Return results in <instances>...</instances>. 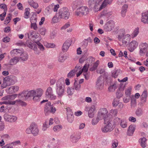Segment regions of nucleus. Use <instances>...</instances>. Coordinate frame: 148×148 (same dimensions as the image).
<instances>
[{
  "mask_svg": "<svg viewBox=\"0 0 148 148\" xmlns=\"http://www.w3.org/2000/svg\"><path fill=\"white\" fill-rule=\"evenodd\" d=\"M35 95L41 97L44 93V90L41 88H38L35 90Z\"/></svg>",
  "mask_w": 148,
  "mask_h": 148,
  "instance_id": "29",
  "label": "nucleus"
},
{
  "mask_svg": "<svg viewBox=\"0 0 148 148\" xmlns=\"http://www.w3.org/2000/svg\"><path fill=\"white\" fill-rule=\"evenodd\" d=\"M104 123L106 125L101 127V130L103 132H110L114 129L115 126L112 124V121L111 118L108 119L107 118H105L104 120Z\"/></svg>",
  "mask_w": 148,
  "mask_h": 148,
  "instance_id": "1",
  "label": "nucleus"
},
{
  "mask_svg": "<svg viewBox=\"0 0 148 148\" xmlns=\"http://www.w3.org/2000/svg\"><path fill=\"white\" fill-rule=\"evenodd\" d=\"M21 97L24 98L25 99H27L29 97H33L35 95V91L34 90H31L29 91L24 90L21 93L19 94Z\"/></svg>",
  "mask_w": 148,
  "mask_h": 148,
  "instance_id": "5",
  "label": "nucleus"
},
{
  "mask_svg": "<svg viewBox=\"0 0 148 148\" xmlns=\"http://www.w3.org/2000/svg\"><path fill=\"white\" fill-rule=\"evenodd\" d=\"M140 46V53L143 54L144 53L147 49L148 45L146 42L143 43L141 44Z\"/></svg>",
  "mask_w": 148,
  "mask_h": 148,
  "instance_id": "16",
  "label": "nucleus"
},
{
  "mask_svg": "<svg viewBox=\"0 0 148 148\" xmlns=\"http://www.w3.org/2000/svg\"><path fill=\"white\" fill-rule=\"evenodd\" d=\"M66 58V57L63 54H60L58 57V60L60 62H62L64 61Z\"/></svg>",
  "mask_w": 148,
  "mask_h": 148,
  "instance_id": "38",
  "label": "nucleus"
},
{
  "mask_svg": "<svg viewBox=\"0 0 148 148\" xmlns=\"http://www.w3.org/2000/svg\"><path fill=\"white\" fill-rule=\"evenodd\" d=\"M99 64V61L97 60L93 64V66L90 69L91 71H92L95 70Z\"/></svg>",
  "mask_w": 148,
  "mask_h": 148,
  "instance_id": "36",
  "label": "nucleus"
},
{
  "mask_svg": "<svg viewBox=\"0 0 148 148\" xmlns=\"http://www.w3.org/2000/svg\"><path fill=\"white\" fill-rule=\"evenodd\" d=\"M19 89V87L18 86H12L9 88L8 91H7L10 93H12L17 91Z\"/></svg>",
  "mask_w": 148,
  "mask_h": 148,
  "instance_id": "20",
  "label": "nucleus"
},
{
  "mask_svg": "<svg viewBox=\"0 0 148 148\" xmlns=\"http://www.w3.org/2000/svg\"><path fill=\"white\" fill-rule=\"evenodd\" d=\"M71 45V41L70 40H67L63 44L62 47V50L64 52L66 51L69 49Z\"/></svg>",
  "mask_w": 148,
  "mask_h": 148,
  "instance_id": "15",
  "label": "nucleus"
},
{
  "mask_svg": "<svg viewBox=\"0 0 148 148\" xmlns=\"http://www.w3.org/2000/svg\"><path fill=\"white\" fill-rule=\"evenodd\" d=\"M95 110V106L94 105H92L89 108L88 115L90 118H92L94 116Z\"/></svg>",
  "mask_w": 148,
  "mask_h": 148,
  "instance_id": "17",
  "label": "nucleus"
},
{
  "mask_svg": "<svg viewBox=\"0 0 148 148\" xmlns=\"http://www.w3.org/2000/svg\"><path fill=\"white\" fill-rule=\"evenodd\" d=\"M47 98H49L51 100H55L56 98V96L55 95H54V94H53V93H52L47 96L46 97Z\"/></svg>",
  "mask_w": 148,
  "mask_h": 148,
  "instance_id": "60",
  "label": "nucleus"
},
{
  "mask_svg": "<svg viewBox=\"0 0 148 148\" xmlns=\"http://www.w3.org/2000/svg\"><path fill=\"white\" fill-rule=\"evenodd\" d=\"M116 95L118 98H120L123 96V94L121 92L120 89L117 90L116 93Z\"/></svg>",
  "mask_w": 148,
  "mask_h": 148,
  "instance_id": "57",
  "label": "nucleus"
},
{
  "mask_svg": "<svg viewBox=\"0 0 148 148\" xmlns=\"http://www.w3.org/2000/svg\"><path fill=\"white\" fill-rule=\"evenodd\" d=\"M8 101H4L2 102L3 104H10V105H14L15 102L12 101L10 100Z\"/></svg>",
  "mask_w": 148,
  "mask_h": 148,
  "instance_id": "59",
  "label": "nucleus"
},
{
  "mask_svg": "<svg viewBox=\"0 0 148 148\" xmlns=\"http://www.w3.org/2000/svg\"><path fill=\"white\" fill-rule=\"evenodd\" d=\"M50 102H48L46 104L45 107V115H47L50 113V110L51 105Z\"/></svg>",
  "mask_w": 148,
  "mask_h": 148,
  "instance_id": "19",
  "label": "nucleus"
},
{
  "mask_svg": "<svg viewBox=\"0 0 148 148\" xmlns=\"http://www.w3.org/2000/svg\"><path fill=\"white\" fill-rule=\"evenodd\" d=\"M53 93V90L52 88L49 86L47 88L45 92L46 97Z\"/></svg>",
  "mask_w": 148,
  "mask_h": 148,
  "instance_id": "37",
  "label": "nucleus"
},
{
  "mask_svg": "<svg viewBox=\"0 0 148 148\" xmlns=\"http://www.w3.org/2000/svg\"><path fill=\"white\" fill-rule=\"evenodd\" d=\"M89 12V9L87 6H82L76 10L75 15L80 16L81 15H86Z\"/></svg>",
  "mask_w": 148,
  "mask_h": 148,
  "instance_id": "6",
  "label": "nucleus"
},
{
  "mask_svg": "<svg viewBox=\"0 0 148 148\" xmlns=\"http://www.w3.org/2000/svg\"><path fill=\"white\" fill-rule=\"evenodd\" d=\"M120 119L116 117L114 119L113 122L112 121V123L115 126V125L118 124L120 122Z\"/></svg>",
  "mask_w": 148,
  "mask_h": 148,
  "instance_id": "53",
  "label": "nucleus"
},
{
  "mask_svg": "<svg viewBox=\"0 0 148 148\" xmlns=\"http://www.w3.org/2000/svg\"><path fill=\"white\" fill-rule=\"evenodd\" d=\"M73 87L77 91H79L80 90L81 85L80 83H78L77 81L75 80L74 83Z\"/></svg>",
  "mask_w": 148,
  "mask_h": 148,
  "instance_id": "31",
  "label": "nucleus"
},
{
  "mask_svg": "<svg viewBox=\"0 0 148 148\" xmlns=\"http://www.w3.org/2000/svg\"><path fill=\"white\" fill-rule=\"evenodd\" d=\"M101 119H100L99 117L97 115L96 118H94L92 119V125H95L98 123L99 120Z\"/></svg>",
  "mask_w": 148,
  "mask_h": 148,
  "instance_id": "40",
  "label": "nucleus"
},
{
  "mask_svg": "<svg viewBox=\"0 0 148 148\" xmlns=\"http://www.w3.org/2000/svg\"><path fill=\"white\" fill-rule=\"evenodd\" d=\"M45 46L47 48H53L55 47V45L53 43H48L47 42H45L44 43Z\"/></svg>",
  "mask_w": 148,
  "mask_h": 148,
  "instance_id": "42",
  "label": "nucleus"
},
{
  "mask_svg": "<svg viewBox=\"0 0 148 148\" xmlns=\"http://www.w3.org/2000/svg\"><path fill=\"white\" fill-rule=\"evenodd\" d=\"M117 88L116 84L114 83L112 85H111L108 88V90L110 92H113L115 91L116 89Z\"/></svg>",
  "mask_w": 148,
  "mask_h": 148,
  "instance_id": "35",
  "label": "nucleus"
},
{
  "mask_svg": "<svg viewBox=\"0 0 148 148\" xmlns=\"http://www.w3.org/2000/svg\"><path fill=\"white\" fill-rule=\"evenodd\" d=\"M6 10H5V11L0 15V19L1 21H2L4 20V17L5 16L6 14Z\"/></svg>",
  "mask_w": 148,
  "mask_h": 148,
  "instance_id": "63",
  "label": "nucleus"
},
{
  "mask_svg": "<svg viewBox=\"0 0 148 148\" xmlns=\"http://www.w3.org/2000/svg\"><path fill=\"white\" fill-rule=\"evenodd\" d=\"M56 86V91L58 96H62L64 93L65 86L64 79L63 78H61L57 81Z\"/></svg>",
  "mask_w": 148,
  "mask_h": 148,
  "instance_id": "2",
  "label": "nucleus"
},
{
  "mask_svg": "<svg viewBox=\"0 0 148 148\" xmlns=\"http://www.w3.org/2000/svg\"><path fill=\"white\" fill-rule=\"evenodd\" d=\"M110 112L113 116H115L117 115L118 111L117 109H112L110 110Z\"/></svg>",
  "mask_w": 148,
  "mask_h": 148,
  "instance_id": "56",
  "label": "nucleus"
},
{
  "mask_svg": "<svg viewBox=\"0 0 148 148\" xmlns=\"http://www.w3.org/2000/svg\"><path fill=\"white\" fill-rule=\"evenodd\" d=\"M62 19L56 13V15L52 19V21L53 23H57L60 21Z\"/></svg>",
  "mask_w": 148,
  "mask_h": 148,
  "instance_id": "26",
  "label": "nucleus"
},
{
  "mask_svg": "<svg viewBox=\"0 0 148 148\" xmlns=\"http://www.w3.org/2000/svg\"><path fill=\"white\" fill-rule=\"evenodd\" d=\"M17 94H14L11 95H8L3 97L2 98L3 100H13L17 96Z\"/></svg>",
  "mask_w": 148,
  "mask_h": 148,
  "instance_id": "18",
  "label": "nucleus"
},
{
  "mask_svg": "<svg viewBox=\"0 0 148 148\" xmlns=\"http://www.w3.org/2000/svg\"><path fill=\"white\" fill-rule=\"evenodd\" d=\"M31 23H36L37 21V18L36 17L32 16L30 19Z\"/></svg>",
  "mask_w": 148,
  "mask_h": 148,
  "instance_id": "62",
  "label": "nucleus"
},
{
  "mask_svg": "<svg viewBox=\"0 0 148 148\" xmlns=\"http://www.w3.org/2000/svg\"><path fill=\"white\" fill-rule=\"evenodd\" d=\"M39 32L41 35L44 36L47 32V29L44 27L41 28L39 29Z\"/></svg>",
  "mask_w": 148,
  "mask_h": 148,
  "instance_id": "41",
  "label": "nucleus"
},
{
  "mask_svg": "<svg viewBox=\"0 0 148 148\" xmlns=\"http://www.w3.org/2000/svg\"><path fill=\"white\" fill-rule=\"evenodd\" d=\"M53 7L52 5H49L45 9V13L46 15H49L53 10Z\"/></svg>",
  "mask_w": 148,
  "mask_h": 148,
  "instance_id": "24",
  "label": "nucleus"
},
{
  "mask_svg": "<svg viewBox=\"0 0 148 148\" xmlns=\"http://www.w3.org/2000/svg\"><path fill=\"white\" fill-rule=\"evenodd\" d=\"M6 77L10 85L14 84L17 81L16 77L13 75L8 76Z\"/></svg>",
  "mask_w": 148,
  "mask_h": 148,
  "instance_id": "13",
  "label": "nucleus"
},
{
  "mask_svg": "<svg viewBox=\"0 0 148 148\" xmlns=\"http://www.w3.org/2000/svg\"><path fill=\"white\" fill-rule=\"evenodd\" d=\"M21 60L23 61H26L28 59L27 54L26 53H23L20 55L19 58Z\"/></svg>",
  "mask_w": 148,
  "mask_h": 148,
  "instance_id": "33",
  "label": "nucleus"
},
{
  "mask_svg": "<svg viewBox=\"0 0 148 148\" xmlns=\"http://www.w3.org/2000/svg\"><path fill=\"white\" fill-rule=\"evenodd\" d=\"M141 21L145 24H148V11L142 14Z\"/></svg>",
  "mask_w": 148,
  "mask_h": 148,
  "instance_id": "12",
  "label": "nucleus"
},
{
  "mask_svg": "<svg viewBox=\"0 0 148 148\" xmlns=\"http://www.w3.org/2000/svg\"><path fill=\"white\" fill-rule=\"evenodd\" d=\"M89 66V64H85L83 66V67L81 71H82L83 73L87 72Z\"/></svg>",
  "mask_w": 148,
  "mask_h": 148,
  "instance_id": "49",
  "label": "nucleus"
},
{
  "mask_svg": "<svg viewBox=\"0 0 148 148\" xmlns=\"http://www.w3.org/2000/svg\"><path fill=\"white\" fill-rule=\"evenodd\" d=\"M125 35L124 30L122 29L120 30L118 33L117 38L119 41L121 42L124 39Z\"/></svg>",
  "mask_w": 148,
  "mask_h": 148,
  "instance_id": "14",
  "label": "nucleus"
},
{
  "mask_svg": "<svg viewBox=\"0 0 148 148\" xmlns=\"http://www.w3.org/2000/svg\"><path fill=\"white\" fill-rule=\"evenodd\" d=\"M114 23L112 21H110L106 23L104 26V30L106 32H110L114 27Z\"/></svg>",
  "mask_w": 148,
  "mask_h": 148,
  "instance_id": "10",
  "label": "nucleus"
},
{
  "mask_svg": "<svg viewBox=\"0 0 148 148\" xmlns=\"http://www.w3.org/2000/svg\"><path fill=\"white\" fill-rule=\"evenodd\" d=\"M104 79L102 76L98 77L96 83V86L99 90H102L103 87Z\"/></svg>",
  "mask_w": 148,
  "mask_h": 148,
  "instance_id": "8",
  "label": "nucleus"
},
{
  "mask_svg": "<svg viewBox=\"0 0 148 148\" xmlns=\"http://www.w3.org/2000/svg\"><path fill=\"white\" fill-rule=\"evenodd\" d=\"M81 4V2L80 1H76L73 2L72 5L74 8H76L77 7Z\"/></svg>",
  "mask_w": 148,
  "mask_h": 148,
  "instance_id": "39",
  "label": "nucleus"
},
{
  "mask_svg": "<svg viewBox=\"0 0 148 148\" xmlns=\"http://www.w3.org/2000/svg\"><path fill=\"white\" fill-rule=\"evenodd\" d=\"M147 139L145 138H140L139 139V141L140 142V145L143 148H145L147 146L146 141Z\"/></svg>",
  "mask_w": 148,
  "mask_h": 148,
  "instance_id": "30",
  "label": "nucleus"
},
{
  "mask_svg": "<svg viewBox=\"0 0 148 148\" xmlns=\"http://www.w3.org/2000/svg\"><path fill=\"white\" fill-rule=\"evenodd\" d=\"M112 0H104L103 3L99 8L98 10H100L103 8H105L107 5L111 3Z\"/></svg>",
  "mask_w": 148,
  "mask_h": 148,
  "instance_id": "23",
  "label": "nucleus"
},
{
  "mask_svg": "<svg viewBox=\"0 0 148 148\" xmlns=\"http://www.w3.org/2000/svg\"><path fill=\"white\" fill-rule=\"evenodd\" d=\"M30 9L29 8H26L25 10L24 17L25 18H28L29 17L30 14L29 12Z\"/></svg>",
  "mask_w": 148,
  "mask_h": 148,
  "instance_id": "43",
  "label": "nucleus"
},
{
  "mask_svg": "<svg viewBox=\"0 0 148 148\" xmlns=\"http://www.w3.org/2000/svg\"><path fill=\"white\" fill-rule=\"evenodd\" d=\"M62 128V127L61 125H58L55 126L54 127L53 130L56 132V131H59Z\"/></svg>",
  "mask_w": 148,
  "mask_h": 148,
  "instance_id": "50",
  "label": "nucleus"
},
{
  "mask_svg": "<svg viewBox=\"0 0 148 148\" xmlns=\"http://www.w3.org/2000/svg\"><path fill=\"white\" fill-rule=\"evenodd\" d=\"M130 36L129 34H127L125 35L124 39L121 42L123 45H126L127 44L128 42L130 40Z\"/></svg>",
  "mask_w": 148,
  "mask_h": 148,
  "instance_id": "21",
  "label": "nucleus"
},
{
  "mask_svg": "<svg viewBox=\"0 0 148 148\" xmlns=\"http://www.w3.org/2000/svg\"><path fill=\"white\" fill-rule=\"evenodd\" d=\"M139 33V28L138 27L136 28L132 34L133 38L136 37L138 35Z\"/></svg>",
  "mask_w": 148,
  "mask_h": 148,
  "instance_id": "45",
  "label": "nucleus"
},
{
  "mask_svg": "<svg viewBox=\"0 0 148 148\" xmlns=\"http://www.w3.org/2000/svg\"><path fill=\"white\" fill-rule=\"evenodd\" d=\"M57 13L62 19H68L70 14L68 9L66 7H63L60 9Z\"/></svg>",
  "mask_w": 148,
  "mask_h": 148,
  "instance_id": "3",
  "label": "nucleus"
},
{
  "mask_svg": "<svg viewBox=\"0 0 148 148\" xmlns=\"http://www.w3.org/2000/svg\"><path fill=\"white\" fill-rule=\"evenodd\" d=\"M120 126L123 128L126 127L127 126V123L125 120H121L120 121Z\"/></svg>",
  "mask_w": 148,
  "mask_h": 148,
  "instance_id": "44",
  "label": "nucleus"
},
{
  "mask_svg": "<svg viewBox=\"0 0 148 148\" xmlns=\"http://www.w3.org/2000/svg\"><path fill=\"white\" fill-rule=\"evenodd\" d=\"M10 123H13L15 122L17 120V117L14 115H11Z\"/></svg>",
  "mask_w": 148,
  "mask_h": 148,
  "instance_id": "51",
  "label": "nucleus"
},
{
  "mask_svg": "<svg viewBox=\"0 0 148 148\" xmlns=\"http://www.w3.org/2000/svg\"><path fill=\"white\" fill-rule=\"evenodd\" d=\"M39 132L38 126L34 123H32L29 127L27 128L25 131L27 134H32L34 136H37Z\"/></svg>",
  "mask_w": 148,
  "mask_h": 148,
  "instance_id": "4",
  "label": "nucleus"
},
{
  "mask_svg": "<svg viewBox=\"0 0 148 148\" xmlns=\"http://www.w3.org/2000/svg\"><path fill=\"white\" fill-rule=\"evenodd\" d=\"M119 74V70H115L113 71L112 73V76L114 78L117 77Z\"/></svg>",
  "mask_w": 148,
  "mask_h": 148,
  "instance_id": "55",
  "label": "nucleus"
},
{
  "mask_svg": "<svg viewBox=\"0 0 148 148\" xmlns=\"http://www.w3.org/2000/svg\"><path fill=\"white\" fill-rule=\"evenodd\" d=\"M49 125H48L47 123L45 122L43 124L42 130L44 131H46L47 129L49 127Z\"/></svg>",
  "mask_w": 148,
  "mask_h": 148,
  "instance_id": "64",
  "label": "nucleus"
},
{
  "mask_svg": "<svg viewBox=\"0 0 148 148\" xmlns=\"http://www.w3.org/2000/svg\"><path fill=\"white\" fill-rule=\"evenodd\" d=\"M80 138V136L77 135H73L71 136V139L73 143H76Z\"/></svg>",
  "mask_w": 148,
  "mask_h": 148,
  "instance_id": "27",
  "label": "nucleus"
},
{
  "mask_svg": "<svg viewBox=\"0 0 148 148\" xmlns=\"http://www.w3.org/2000/svg\"><path fill=\"white\" fill-rule=\"evenodd\" d=\"M28 3L31 6L34 8L36 9L38 7V3L34 2L33 0H29Z\"/></svg>",
  "mask_w": 148,
  "mask_h": 148,
  "instance_id": "28",
  "label": "nucleus"
},
{
  "mask_svg": "<svg viewBox=\"0 0 148 148\" xmlns=\"http://www.w3.org/2000/svg\"><path fill=\"white\" fill-rule=\"evenodd\" d=\"M19 60V58L18 57H15L10 60L9 63L10 64L13 65L16 64Z\"/></svg>",
  "mask_w": 148,
  "mask_h": 148,
  "instance_id": "32",
  "label": "nucleus"
},
{
  "mask_svg": "<svg viewBox=\"0 0 148 148\" xmlns=\"http://www.w3.org/2000/svg\"><path fill=\"white\" fill-rule=\"evenodd\" d=\"M147 96V91L145 90L143 93L142 94L141 96V98L142 99H145L146 98Z\"/></svg>",
  "mask_w": 148,
  "mask_h": 148,
  "instance_id": "61",
  "label": "nucleus"
},
{
  "mask_svg": "<svg viewBox=\"0 0 148 148\" xmlns=\"http://www.w3.org/2000/svg\"><path fill=\"white\" fill-rule=\"evenodd\" d=\"M67 92L68 95H72L74 92V88H68Z\"/></svg>",
  "mask_w": 148,
  "mask_h": 148,
  "instance_id": "52",
  "label": "nucleus"
},
{
  "mask_svg": "<svg viewBox=\"0 0 148 148\" xmlns=\"http://www.w3.org/2000/svg\"><path fill=\"white\" fill-rule=\"evenodd\" d=\"M131 98V107L132 108H134L136 105V100L134 96H132Z\"/></svg>",
  "mask_w": 148,
  "mask_h": 148,
  "instance_id": "34",
  "label": "nucleus"
},
{
  "mask_svg": "<svg viewBox=\"0 0 148 148\" xmlns=\"http://www.w3.org/2000/svg\"><path fill=\"white\" fill-rule=\"evenodd\" d=\"M143 113V111L142 109L138 108L136 110V114L138 116H141Z\"/></svg>",
  "mask_w": 148,
  "mask_h": 148,
  "instance_id": "46",
  "label": "nucleus"
},
{
  "mask_svg": "<svg viewBox=\"0 0 148 148\" xmlns=\"http://www.w3.org/2000/svg\"><path fill=\"white\" fill-rule=\"evenodd\" d=\"M7 79V78L6 77L3 79V83L1 86V87L2 88H5L7 86L10 85Z\"/></svg>",
  "mask_w": 148,
  "mask_h": 148,
  "instance_id": "25",
  "label": "nucleus"
},
{
  "mask_svg": "<svg viewBox=\"0 0 148 148\" xmlns=\"http://www.w3.org/2000/svg\"><path fill=\"white\" fill-rule=\"evenodd\" d=\"M75 72H74V71L73 70L71 71L67 75V77L69 78H71L73 77L75 75Z\"/></svg>",
  "mask_w": 148,
  "mask_h": 148,
  "instance_id": "54",
  "label": "nucleus"
},
{
  "mask_svg": "<svg viewBox=\"0 0 148 148\" xmlns=\"http://www.w3.org/2000/svg\"><path fill=\"white\" fill-rule=\"evenodd\" d=\"M135 129V126L132 125H130L127 131V134L129 136H132L133 134Z\"/></svg>",
  "mask_w": 148,
  "mask_h": 148,
  "instance_id": "22",
  "label": "nucleus"
},
{
  "mask_svg": "<svg viewBox=\"0 0 148 148\" xmlns=\"http://www.w3.org/2000/svg\"><path fill=\"white\" fill-rule=\"evenodd\" d=\"M11 117V115L8 114H4L3 116V117L5 121L8 122H10V117Z\"/></svg>",
  "mask_w": 148,
  "mask_h": 148,
  "instance_id": "47",
  "label": "nucleus"
},
{
  "mask_svg": "<svg viewBox=\"0 0 148 148\" xmlns=\"http://www.w3.org/2000/svg\"><path fill=\"white\" fill-rule=\"evenodd\" d=\"M108 113V111L107 109L105 108H102L100 109V111L98 114V116L99 117L100 119H104L105 118H107L109 119V118H111V116L109 114H107Z\"/></svg>",
  "mask_w": 148,
  "mask_h": 148,
  "instance_id": "7",
  "label": "nucleus"
},
{
  "mask_svg": "<svg viewBox=\"0 0 148 148\" xmlns=\"http://www.w3.org/2000/svg\"><path fill=\"white\" fill-rule=\"evenodd\" d=\"M88 4L90 7L93 9L95 11L99 10V4L97 0H89Z\"/></svg>",
  "mask_w": 148,
  "mask_h": 148,
  "instance_id": "9",
  "label": "nucleus"
},
{
  "mask_svg": "<svg viewBox=\"0 0 148 148\" xmlns=\"http://www.w3.org/2000/svg\"><path fill=\"white\" fill-rule=\"evenodd\" d=\"M138 43L135 40H133L129 43L128 49L130 52H133L137 47Z\"/></svg>",
  "mask_w": 148,
  "mask_h": 148,
  "instance_id": "11",
  "label": "nucleus"
},
{
  "mask_svg": "<svg viewBox=\"0 0 148 148\" xmlns=\"http://www.w3.org/2000/svg\"><path fill=\"white\" fill-rule=\"evenodd\" d=\"M41 96L35 95L33 97V100L36 102H39L40 101L41 99Z\"/></svg>",
  "mask_w": 148,
  "mask_h": 148,
  "instance_id": "48",
  "label": "nucleus"
},
{
  "mask_svg": "<svg viewBox=\"0 0 148 148\" xmlns=\"http://www.w3.org/2000/svg\"><path fill=\"white\" fill-rule=\"evenodd\" d=\"M26 45L29 48L32 49L33 46H34V44H33L31 41H27L26 42Z\"/></svg>",
  "mask_w": 148,
  "mask_h": 148,
  "instance_id": "58",
  "label": "nucleus"
}]
</instances>
